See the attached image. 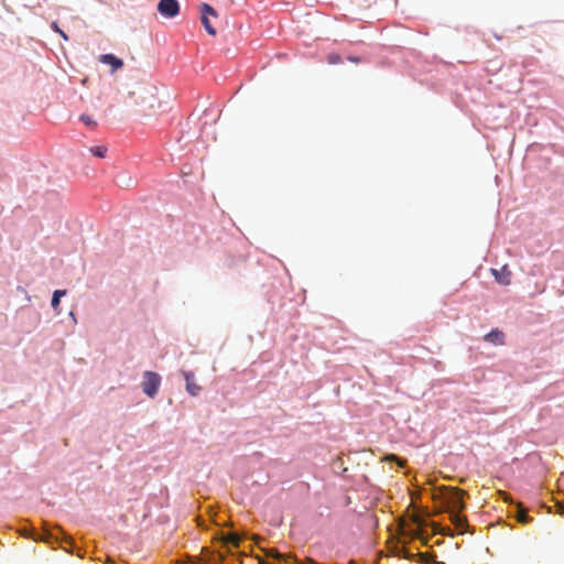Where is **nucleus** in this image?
I'll return each mask as SVG.
<instances>
[{
    "mask_svg": "<svg viewBox=\"0 0 564 564\" xmlns=\"http://www.w3.org/2000/svg\"><path fill=\"white\" fill-rule=\"evenodd\" d=\"M464 494L465 491L458 488L443 489L444 502L451 512L460 511L464 509Z\"/></svg>",
    "mask_w": 564,
    "mask_h": 564,
    "instance_id": "f257e3e1",
    "label": "nucleus"
},
{
    "mask_svg": "<svg viewBox=\"0 0 564 564\" xmlns=\"http://www.w3.org/2000/svg\"><path fill=\"white\" fill-rule=\"evenodd\" d=\"M161 384V377L153 371H145L142 378V390L149 398H154Z\"/></svg>",
    "mask_w": 564,
    "mask_h": 564,
    "instance_id": "f03ea898",
    "label": "nucleus"
},
{
    "mask_svg": "<svg viewBox=\"0 0 564 564\" xmlns=\"http://www.w3.org/2000/svg\"><path fill=\"white\" fill-rule=\"evenodd\" d=\"M199 11H200V21H202V24H203L204 29L206 30V32L209 35H216L217 31L212 25V23L209 21L210 17L217 15L216 10L210 4L204 2L200 4Z\"/></svg>",
    "mask_w": 564,
    "mask_h": 564,
    "instance_id": "7ed1b4c3",
    "label": "nucleus"
},
{
    "mask_svg": "<svg viewBox=\"0 0 564 564\" xmlns=\"http://www.w3.org/2000/svg\"><path fill=\"white\" fill-rule=\"evenodd\" d=\"M158 11L162 17L172 19L178 14L180 3L177 0H160L158 2Z\"/></svg>",
    "mask_w": 564,
    "mask_h": 564,
    "instance_id": "20e7f679",
    "label": "nucleus"
},
{
    "mask_svg": "<svg viewBox=\"0 0 564 564\" xmlns=\"http://www.w3.org/2000/svg\"><path fill=\"white\" fill-rule=\"evenodd\" d=\"M99 62L105 64V65L110 66V69H111L112 74L123 67V61L120 57H118L115 54H112V53L101 54L99 56Z\"/></svg>",
    "mask_w": 564,
    "mask_h": 564,
    "instance_id": "39448f33",
    "label": "nucleus"
},
{
    "mask_svg": "<svg viewBox=\"0 0 564 564\" xmlns=\"http://www.w3.org/2000/svg\"><path fill=\"white\" fill-rule=\"evenodd\" d=\"M182 373L186 382V391L193 397L198 395L202 388L195 382L194 373L189 371H183Z\"/></svg>",
    "mask_w": 564,
    "mask_h": 564,
    "instance_id": "423d86ee",
    "label": "nucleus"
},
{
    "mask_svg": "<svg viewBox=\"0 0 564 564\" xmlns=\"http://www.w3.org/2000/svg\"><path fill=\"white\" fill-rule=\"evenodd\" d=\"M491 273L495 275L498 283L502 285H508L510 283L511 272L508 270V267L505 264L500 270L491 269Z\"/></svg>",
    "mask_w": 564,
    "mask_h": 564,
    "instance_id": "0eeeda50",
    "label": "nucleus"
},
{
    "mask_svg": "<svg viewBox=\"0 0 564 564\" xmlns=\"http://www.w3.org/2000/svg\"><path fill=\"white\" fill-rule=\"evenodd\" d=\"M485 340L494 345H503L505 334L501 330L495 328L485 335Z\"/></svg>",
    "mask_w": 564,
    "mask_h": 564,
    "instance_id": "6e6552de",
    "label": "nucleus"
},
{
    "mask_svg": "<svg viewBox=\"0 0 564 564\" xmlns=\"http://www.w3.org/2000/svg\"><path fill=\"white\" fill-rule=\"evenodd\" d=\"M451 520L458 530V533L463 534L465 532V527L467 525L466 519L460 517L459 511H453L451 512Z\"/></svg>",
    "mask_w": 564,
    "mask_h": 564,
    "instance_id": "1a4fd4ad",
    "label": "nucleus"
},
{
    "mask_svg": "<svg viewBox=\"0 0 564 564\" xmlns=\"http://www.w3.org/2000/svg\"><path fill=\"white\" fill-rule=\"evenodd\" d=\"M116 184L122 188H129L134 184V180L128 173H119L116 176Z\"/></svg>",
    "mask_w": 564,
    "mask_h": 564,
    "instance_id": "9d476101",
    "label": "nucleus"
},
{
    "mask_svg": "<svg viewBox=\"0 0 564 564\" xmlns=\"http://www.w3.org/2000/svg\"><path fill=\"white\" fill-rule=\"evenodd\" d=\"M66 293H67V292H66V290H56V291H54V293H53L51 305H52L53 310H54L57 314H59V313H61V311H59V302H61V299H62L63 296H65V295H66Z\"/></svg>",
    "mask_w": 564,
    "mask_h": 564,
    "instance_id": "9b49d317",
    "label": "nucleus"
},
{
    "mask_svg": "<svg viewBox=\"0 0 564 564\" xmlns=\"http://www.w3.org/2000/svg\"><path fill=\"white\" fill-rule=\"evenodd\" d=\"M517 508H518V510H517L516 517H517L518 522H520L522 524L530 523L532 521V518H530L527 514V510L521 505H518Z\"/></svg>",
    "mask_w": 564,
    "mask_h": 564,
    "instance_id": "f8f14e48",
    "label": "nucleus"
},
{
    "mask_svg": "<svg viewBox=\"0 0 564 564\" xmlns=\"http://www.w3.org/2000/svg\"><path fill=\"white\" fill-rule=\"evenodd\" d=\"M224 542L234 546H238L240 536L237 533H228L224 536Z\"/></svg>",
    "mask_w": 564,
    "mask_h": 564,
    "instance_id": "ddd939ff",
    "label": "nucleus"
},
{
    "mask_svg": "<svg viewBox=\"0 0 564 564\" xmlns=\"http://www.w3.org/2000/svg\"><path fill=\"white\" fill-rule=\"evenodd\" d=\"M90 152L93 155L101 159L106 156L107 148L105 145H95L90 148Z\"/></svg>",
    "mask_w": 564,
    "mask_h": 564,
    "instance_id": "4468645a",
    "label": "nucleus"
},
{
    "mask_svg": "<svg viewBox=\"0 0 564 564\" xmlns=\"http://www.w3.org/2000/svg\"><path fill=\"white\" fill-rule=\"evenodd\" d=\"M416 557H417L419 562L422 564H429L434 558V556L430 553H417Z\"/></svg>",
    "mask_w": 564,
    "mask_h": 564,
    "instance_id": "2eb2a0df",
    "label": "nucleus"
},
{
    "mask_svg": "<svg viewBox=\"0 0 564 564\" xmlns=\"http://www.w3.org/2000/svg\"><path fill=\"white\" fill-rule=\"evenodd\" d=\"M383 459H384V460H387V462H395V463H398V465H399L400 467H404V466H405V460H404V459L399 458V457H398L397 455H394V454L387 455Z\"/></svg>",
    "mask_w": 564,
    "mask_h": 564,
    "instance_id": "dca6fc26",
    "label": "nucleus"
},
{
    "mask_svg": "<svg viewBox=\"0 0 564 564\" xmlns=\"http://www.w3.org/2000/svg\"><path fill=\"white\" fill-rule=\"evenodd\" d=\"M51 28L54 32L58 33L64 40H68V35L58 26L57 22H53Z\"/></svg>",
    "mask_w": 564,
    "mask_h": 564,
    "instance_id": "f3484780",
    "label": "nucleus"
},
{
    "mask_svg": "<svg viewBox=\"0 0 564 564\" xmlns=\"http://www.w3.org/2000/svg\"><path fill=\"white\" fill-rule=\"evenodd\" d=\"M80 120L88 127H93L96 124L95 121L87 115H82Z\"/></svg>",
    "mask_w": 564,
    "mask_h": 564,
    "instance_id": "a211bd4d",
    "label": "nucleus"
},
{
    "mask_svg": "<svg viewBox=\"0 0 564 564\" xmlns=\"http://www.w3.org/2000/svg\"><path fill=\"white\" fill-rule=\"evenodd\" d=\"M341 61V57L338 54H330L328 56V63L329 64H337Z\"/></svg>",
    "mask_w": 564,
    "mask_h": 564,
    "instance_id": "6ab92c4d",
    "label": "nucleus"
},
{
    "mask_svg": "<svg viewBox=\"0 0 564 564\" xmlns=\"http://www.w3.org/2000/svg\"><path fill=\"white\" fill-rule=\"evenodd\" d=\"M268 555H270V556H275V557H281V555L279 554V552H278V551H275V550H271V551H269V552H268Z\"/></svg>",
    "mask_w": 564,
    "mask_h": 564,
    "instance_id": "aec40b11",
    "label": "nucleus"
},
{
    "mask_svg": "<svg viewBox=\"0 0 564 564\" xmlns=\"http://www.w3.org/2000/svg\"><path fill=\"white\" fill-rule=\"evenodd\" d=\"M413 536L417 538V539H422L421 533L417 530L413 533Z\"/></svg>",
    "mask_w": 564,
    "mask_h": 564,
    "instance_id": "412c9836",
    "label": "nucleus"
},
{
    "mask_svg": "<svg viewBox=\"0 0 564 564\" xmlns=\"http://www.w3.org/2000/svg\"><path fill=\"white\" fill-rule=\"evenodd\" d=\"M350 61L356 62L358 58L351 57Z\"/></svg>",
    "mask_w": 564,
    "mask_h": 564,
    "instance_id": "4be33fe9",
    "label": "nucleus"
},
{
    "mask_svg": "<svg viewBox=\"0 0 564 564\" xmlns=\"http://www.w3.org/2000/svg\"><path fill=\"white\" fill-rule=\"evenodd\" d=\"M310 563H311V564H317V563H315L313 560H310Z\"/></svg>",
    "mask_w": 564,
    "mask_h": 564,
    "instance_id": "5701e85b",
    "label": "nucleus"
},
{
    "mask_svg": "<svg viewBox=\"0 0 564 564\" xmlns=\"http://www.w3.org/2000/svg\"><path fill=\"white\" fill-rule=\"evenodd\" d=\"M561 509H562V512H564V508H563V507H561Z\"/></svg>",
    "mask_w": 564,
    "mask_h": 564,
    "instance_id": "b1692460",
    "label": "nucleus"
}]
</instances>
